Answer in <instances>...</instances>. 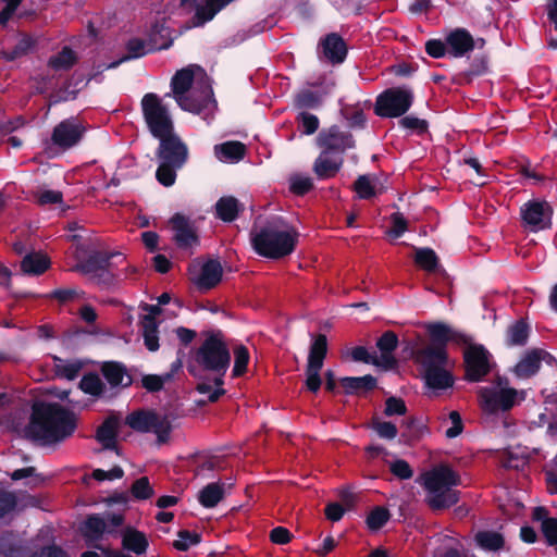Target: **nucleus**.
Here are the masks:
<instances>
[{"label":"nucleus","mask_w":557,"mask_h":557,"mask_svg":"<svg viewBox=\"0 0 557 557\" xmlns=\"http://www.w3.org/2000/svg\"><path fill=\"white\" fill-rule=\"evenodd\" d=\"M351 358L354 361H361L364 363H372L376 367H379L377 363V356H371L368 350L362 347L358 346L351 349L350 351Z\"/></svg>","instance_id":"obj_57"},{"label":"nucleus","mask_w":557,"mask_h":557,"mask_svg":"<svg viewBox=\"0 0 557 557\" xmlns=\"http://www.w3.org/2000/svg\"><path fill=\"white\" fill-rule=\"evenodd\" d=\"M542 532L549 545H557V519H544L541 523Z\"/></svg>","instance_id":"obj_54"},{"label":"nucleus","mask_w":557,"mask_h":557,"mask_svg":"<svg viewBox=\"0 0 557 557\" xmlns=\"http://www.w3.org/2000/svg\"><path fill=\"white\" fill-rule=\"evenodd\" d=\"M549 355L542 349H532L528 351L524 357L516 364L515 372L519 377H530L535 374L542 360Z\"/></svg>","instance_id":"obj_25"},{"label":"nucleus","mask_w":557,"mask_h":557,"mask_svg":"<svg viewBox=\"0 0 557 557\" xmlns=\"http://www.w3.org/2000/svg\"><path fill=\"white\" fill-rule=\"evenodd\" d=\"M79 270L97 283H108L112 276V263L109 257H90Z\"/></svg>","instance_id":"obj_20"},{"label":"nucleus","mask_w":557,"mask_h":557,"mask_svg":"<svg viewBox=\"0 0 557 557\" xmlns=\"http://www.w3.org/2000/svg\"><path fill=\"white\" fill-rule=\"evenodd\" d=\"M132 495L137 499H148L153 495L149 480L146 476L139 478L132 485Z\"/></svg>","instance_id":"obj_45"},{"label":"nucleus","mask_w":557,"mask_h":557,"mask_svg":"<svg viewBox=\"0 0 557 557\" xmlns=\"http://www.w3.org/2000/svg\"><path fill=\"white\" fill-rule=\"evenodd\" d=\"M172 379L170 373L164 375L149 374L145 375L141 380L143 386L149 392H158L162 389L164 384Z\"/></svg>","instance_id":"obj_46"},{"label":"nucleus","mask_w":557,"mask_h":557,"mask_svg":"<svg viewBox=\"0 0 557 557\" xmlns=\"http://www.w3.org/2000/svg\"><path fill=\"white\" fill-rule=\"evenodd\" d=\"M123 522L124 517L121 513H107L104 517L90 516L84 522L82 533L89 544L102 549V546L97 543L107 535L115 534Z\"/></svg>","instance_id":"obj_13"},{"label":"nucleus","mask_w":557,"mask_h":557,"mask_svg":"<svg viewBox=\"0 0 557 557\" xmlns=\"http://www.w3.org/2000/svg\"><path fill=\"white\" fill-rule=\"evenodd\" d=\"M407 411L405 401L401 398L389 397L385 401L384 413L388 417L398 414L403 416Z\"/></svg>","instance_id":"obj_55"},{"label":"nucleus","mask_w":557,"mask_h":557,"mask_svg":"<svg viewBox=\"0 0 557 557\" xmlns=\"http://www.w3.org/2000/svg\"><path fill=\"white\" fill-rule=\"evenodd\" d=\"M414 262L426 272H434L438 268V258L430 248H416Z\"/></svg>","instance_id":"obj_34"},{"label":"nucleus","mask_w":557,"mask_h":557,"mask_svg":"<svg viewBox=\"0 0 557 557\" xmlns=\"http://www.w3.org/2000/svg\"><path fill=\"white\" fill-rule=\"evenodd\" d=\"M103 376L112 386L123 384L126 376L125 369L117 362H106L101 368ZM128 382L124 383L127 385Z\"/></svg>","instance_id":"obj_37"},{"label":"nucleus","mask_w":557,"mask_h":557,"mask_svg":"<svg viewBox=\"0 0 557 557\" xmlns=\"http://www.w3.org/2000/svg\"><path fill=\"white\" fill-rule=\"evenodd\" d=\"M122 545L125 549L140 555L146 552L148 541L143 532L127 528L123 532Z\"/></svg>","instance_id":"obj_30"},{"label":"nucleus","mask_w":557,"mask_h":557,"mask_svg":"<svg viewBox=\"0 0 557 557\" xmlns=\"http://www.w3.org/2000/svg\"><path fill=\"white\" fill-rule=\"evenodd\" d=\"M529 336L528 325L523 321H517L508 329L510 345H524Z\"/></svg>","instance_id":"obj_43"},{"label":"nucleus","mask_w":557,"mask_h":557,"mask_svg":"<svg viewBox=\"0 0 557 557\" xmlns=\"http://www.w3.org/2000/svg\"><path fill=\"white\" fill-rule=\"evenodd\" d=\"M467 379L476 382L490 372L488 352L482 346H470L465 351Z\"/></svg>","instance_id":"obj_16"},{"label":"nucleus","mask_w":557,"mask_h":557,"mask_svg":"<svg viewBox=\"0 0 557 557\" xmlns=\"http://www.w3.org/2000/svg\"><path fill=\"white\" fill-rule=\"evenodd\" d=\"M170 223L175 233V242L180 247L187 248L197 243V236L186 216L177 213L171 219Z\"/></svg>","instance_id":"obj_24"},{"label":"nucleus","mask_w":557,"mask_h":557,"mask_svg":"<svg viewBox=\"0 0 557 557\" xmlns=\"http://www.w3.org/2000/svg\"><path fill=\"white\" fill-rule=\"evenodd\" d=\"M85 131L83 123L75 119L62 121L53 128L50 140L46 141L45 152L53 157L59 151L72 148L79 143Z\"/></svg>","instance_id":"obj_10"},{"label":"nucleus","mask_w":557,"mask_h":557,"mask_svg":"<svg viewBox=\"0 0 557 557\" xmlns=\"http://www.w3.org/2000/svg\"><path fill=\"white\" fill-rule=\"evenodd\" d=\"M523 398V391H517L507 385L498 384L497 386L482 387L479 391L480 407L487 413L508 411Z\"/></svg>","instance_id":"obj_9"},{"label":"nucleus","mask_w":557,"mask_h":557,"mask_svg":"<svg viewBox=\"0 0 557 557\" xmlns=\"http://www.w3.org/2000/svg\"><path fill=\"white\" fill-rule=\"evenodd\" d=\"M224 497V484L214 482L205 486L200 492L198 499L207 508L215 507Z\"/></svg>","instance_id":"obj_31"},{"label":"nucleus","mask_w":557,"mask_h":557,"mask_svg":"<svg viewBox=\"0 0 557 557\" xmlns=\"http://www.w3.org/2000/svg\"><path fill=\"white\" fill-rule=\"evenodd\" d=\"M298 122L302 126V133L306 135L313 134L319 127V120L315 115L308 112H301L298 117Z\"/></svg>","instance_id":"obj_53"},{"label":"nucleus","mask_w":557,"mask_h":557,"mask_svg":"<svg viewBox=\"0 0 557 557\" xmlns=\"http://www.w3.org/2000/svg\"><path fill=\"white\" fill-rule=\"evenodd\" d=\"M398 338L394 332H385L377 341L376 346L381 351L377 356L379 367L384 369H392L396 366V359L393 351L396 349Z\"/></svg>","instance_id":"obj_22"},{"label":"nucleus","mask_w":557,"mask_h":557,"mask_svg":"<svg viewBox=\"0 0 557 557\" xmlns=\"http://www.w3.org/2000/svg\"><path fill=\"white\" fill-rule=\"evenodd\" d=\"M250 239L253 249L260 256L281 259L294 251L298 233L282 219H273L263 224L255 223Z\"/></svg>","instance_id":"obj_2"},{"label":"nucleus","mask_w":557,"mask_h":557,"mask_svg":"<svg viewBox=\"0 0 557 557\" xmlns=\"http://www.w3.org/2000/svg\"><path fill=\"white\" fill-rule=\"evenodd\" d=\"M75 429L73 412L58 404H42L34 407L28 432L46 443H57L71 436Z\"/></svg>","instance_id":"obj_3"},{"label":"nucleus","mask_w":557,"mask_h":557,"mask_svg":"<svg viewBox=\"0 0 557 557\" xmlns=\"http://www.w3.org/2000/svg\"><path fill=\"white\" fill-rule=\"evenodd\" d=\"M412 100L411 90L401 87L389 88L377 97L374 112L383 117L401 116L409 110Z\"/></svg>","instance_id":"obj_12"},{"label":"nucleus","mask_w":557,"mask_h":557,"mask_svg":"<svg viewBox=\"0 0 557 557\" xmlns=\"http://www.w3.org/2000/svg\"><path fill=\"white\" fill-rule=\"evenodd\" d=\"M234 368L233 376H242L247 371L249 362V352L244 345H238L234 348Z\"/></svg>","instance_id":"obj_40"},{"label":"nucleus","mask_w":557,"mask_h":557,"mask_svg":"<svg viewBox=\"0 0 557 557\" xmlns=\"http://www.w3.org/2000/svg\"><path fill=\"white\" fill-rule=\"evenodd\" d=\"M199 542V535L197 533H190L189 531L178 532V539L174 541L173 546L178 550H187L191 545Z\"/></svg>","instance_id":"obj_52"},{"label":"nucleus","mask_w":557,"mask_h":557,"mask_svg":"<svg viewBox=\"0 0 557 557\" xmlns=\"http://www.w3.org/2000/svg\"><path fill=\"white\" fill-rule=\"evenodd\" d=\"M355 190L362 199H369L376 195V185L373 180L368 175H361L355 182Z\"/></svg>","instance_id":"obj_42"},{"label":"nucleus","mask_w":557,"mask_h":557,"mask_svg":"<svg viewBox=\"0 0 557 557\" xmlns=\"http://www.w3.org/2000/svg\"><path fill=\"white\" fill-rule=\"evenodd\" d=\"M388 519V510L382 507H376L368 516L367 523L371 530H379L387 522Z\"/></svg>","instance_id":"obj_47"},{"label":"nucleus","mask_w":557,"mask_h":557,"mask_svg":"<svg viewBox=\"0 0 557 557\" xmlns=\"http://www.w3.org/2000/svg\"><path fill=\"white\" fill-rule=\"evenodd\" d=\"M270 539L275 544H287L292 540L290 532L283 527H276L270 532Z\"/></svg>","instance_id":"obj_64"},{"label":"nucleus","mask_w":557,"mask_h":557,"mask_svg":"<svg viewBox=\"0 0 557 557\" xmlns=\"http://www.w3.org/2000/svg\"><path fill=\"white\" fill-rule=\"evenodd\" d=\"M313 187L312 180L308 176L295 175L290 178V190L296 195H305Z\"/></svg>","instance_id":"obj_49"},{"label":"nucleus","mask_w":557,"mask_h":557,"mask_svg":"<svg viewBox=\"0 0 557 557\" xmlns=\"http://www.w3.org/2000/svg\"><path fill=\"white\" fill-rule=\"evenodd\" d=\"M322 57L333 64L342 63L347 54V47L343 38L331 33L320 41Z\"/></svg>","instance_id":"obj_21"},{"label":"nucleus","mask_w":557,"mask_h":557,"mask_svg":"<svg viewBox=\"0 0 557 557\" xmlns=\"http://www.w3.org/2000/svg\"><path fill=\"white\" fill-rule=\"evenodd\" d=\"M391 220L393 226L389 234L397 238L407 231V221L399 212L392 214Z\"/></svg>","instance_id":"obj_60"},{"label":"nucleus","mask_w":557,"mask_h":557,"mask_svg":"<svg viewBox=\"0 0 557 557\" xmlns=\"http://www.w3.org/2000/svg\"><path fill=\"white\" fill-rule=\"evenodd\" d=\"M77 61V57L73 50L65 47L58 54L52 57L49 65L54 70H67L73 66Z\"/></svg>","instance_id":"obj_38"},{"label":"nucleus","mask_w":557,"mask_h":557,"mask_svg":"<svg viewBox=\"0 0 557 557\" xmlns=\"http://www.w3.org/2000/svg\"><path fill=\"white\" fill-rule=\"evenodd\" d=\"M448 417L451 426L446 430L445 434L448 438H454L462 432L463 425L459 412L450 411Z\"/></svg>","instance_id":"obj_61"},{"label":"nucleus","mask_w":557,"mask_h":557,"mask_svg":"<svg viewBox=\"0 0 557 557\" xmlns=\"http://www.w3.org/2000/svg\"><path fill=\"white\" fill-rule=\"evenodd\" d=\"M327 354V338L324 334L314 336L309 349L308 362L306 367V387L317 393L322 384L320 371Z\"/></svg>","instance_id":"obj_14"},{"label":"nucleus","mask_w":557,"mask_h":557,"mask_svg":"<svg viewBox=\"0 0 557 557\" xmlns=\"http://www.w3.org/2000/svg\"><path fill=\"white\" fill-rule=\"evenodd\" d=\"M341 384L347 393H359L373 389L376 381L372 375H364L360 377H343Z\"/></svg>","instance_id":"obj_32"},{"label":"nucleus","mask_w":557,"mask_h":557,"mask_svg":"<svg viewBox=\"0 0 557 557\" xmlns=\"http://www.w3.org/2000/svg\"><path fill=\"white\" fill-rule=\"evenodd\" d=\"M447 53L455 58L463 57L474 48V39L463 28H457L446 36Z\"/></svg>","instance_id":"obj_19"},{"label":"nucleus","mask_w":557,"mask_h":557,"mask_svg":"<svg viewBox=\"0 0 557 557\" xmlns=\"http://www.w3.org/2000/svg\"><path fill=\"white\" fill-rule=\"evenodd\" d=\"M318 145L323 152H344L354 146L350 134L341 132L336 126L322 131L318 136Z\"/></svg>","instance_id":"obj_18"},{"label":"nucleus","mask_w":557,"mask_h":557,"mask_svg":"<svg viewBox=\"0 0 557 557\" xmlns=\"http://www.w3.org/2000/svg\"><path fill=\"white\" fill-rule=\"evenodd\" d=\"M158 157L161 163L156 177L165 187L172 186L176 180V170L184 166L189 157L186 143L174 132L159 137Z\"/></svg>","instance_id":"obj_6"},{"label":"nucleus","mask_w":557,"mask_h":557,"mask_svg":"<svg viewBox=\"0 0 557 557\" xmlns=\"http://www.w3.org/2000/svg\"><path fill=\"white\" fill-rule=\"evenodd\" d=\"M195 360L201 369L214 374L213 382L218 386L223 385V376L230 367L231 355L219 334L210 335L202 342L196 352Z\"/></svg>","instance_id":"obj_7"},{"label":"nucleus","mask_w":557,"mask_h":557,"mask_svg":"<svg viewBox=\"0 0 557 557\" xmlns=\"http://www.w3.org/2000/svg\"><path fill=\"white\" fill-rule=\"evenodd\" d=\"M342 164V158H332L322 152L314 162L313 171L319 178H330L337 174Z\"/></svg>","instance_id":"obj_27"},{"label":"nucleus","mask_w":557,"mask_h":557,"mask_svg":"<svg viewBox=\"0 0 557 557\" xmlns=\"http://www.w3.org/2000/svg\"><path fill=\"white\" fill-rule=\"evenodd\" d=\"M34 467H27L23 469H17L11 474L12 480H22V479H29L28 485L30 487L37 486L41 483V478L35 473Z\"/></svg>","instance_id":"obj_51"},{"label":"nucleus","mask_w":557,"mask_h":557,"mask_svg":"<svg viewBox=\"0 0 557 557\" xmlns=\"http://www.w3.org/2000/svg\"><path fill=\"white\" fill-rule=\"evenodd\" d=\"M126 49H127V54L121 60V62L124 60L132 59V58L143 57L148 52L154 51L157 48L147 44L146 41H144L139 38H133V39L128 40V42L126 45ZM119 63H120V61L114 62V63L110 64L109 67H114Z\"/></svg>","instance_id":"obj_35"},{"label":"nucleus","mask_w":557,"mask_h":557,"mask_svg":"<svg viewBox=\"0 0 557 557\" xmlns=\"http://www.w3.org/2000/svg\"><path fill=\"white\" fill-rule=\"evenodd\" d=\"M373 429L383 438L393 440L397 435V428L392 422L379 420L373 421Z\"/></svg>","instance_id":"obj_56"},{"label":"nucleus","mask_w":557,"mask_h":557,"mask_svg":"<svg viewBox=\"0 0 557 557\" xmlns=\"http://www.w3.org/2000/svg\"><path fill=\"white\" fill-rule=\"evenodd\" d=\"M34 198L38 205L46 206L62 202L63 195L58 190L39 189L34 194Z\"/></svg>","instance_id":"obj_48"},{"label":"nucleus","mask_w":557,"mask_h":557,"mask_svg":"<svg viewBox=\"0 0 557 557\" xmlns=\"http://www.w3.org/2000/svg\"><path fill=\"white\" fill-rule=\"evenodd\" d=\"M79 387L82 388L83 392L87 394L98 396L101 394L103 385L98 375L88 374L82 379Z\"/></svg>","instance_id":"obj_44"},{"label":"nucleus","mask_w":557,"mask_h":557,"mask_svg":"<svg viewBox=\"0 0 557 557\" xmlns=\"http://www.w3.org/2000/svg\"><path fill=\"white\" fill-rule=\"evenodd\" d=\"M141 327L146 347L150 351H156L159 348L157 321H152L151 319H143Z\"/></svg>","instance_id":"obj_36"},{"label":"nucleus","mask_w":557,"mask_h":557,"mask_svg":"<svg viewBox=\"0 0 557 557\" xmlns=\"http://www.w3.org/2000/svg\"><path fill=\"white\" fill-rule=\"evenodd\" d=\"M196 75H202L199 66H188L176 72L171 86L177 104L185 111L200 113L213 104L211 86L203 82L194 86Z\"/></svg>","instance_id":"obj_4"},{"label":"nucleus","mask_w":557,"mask_h":557,"mask_svg":"<svg viewBox=\"0 0 557 557\" xmlns=\"http://www.w3.org/2000/svg\"><path fill=\"white\" fill-rule=\"evenodd\" d=\"M49 267V258L41 252L27 253L21 262L22 271L29 275H40L46 272Z\"/></svg>","instance_id":"obj_28"},{"label":"nucleus","mask_w":557,"mask_h":557,"mask_svg":"<svg viewBox=\"0 0 557 557\" xmlns=\"http://www.w3.org/2000/svg\"><path fill=\"white\" fill-rule=\"evenodd\" d=\"M428 332L432 344L417 349L413 358L423 368L428 386L444 389L453 385L450 374L453 363L447 357L445 344L448 342L463 343L466 337L442 323L430 324Z\"/></svg>","instance_id":"obj_1"},{"label":"nucleus","mask_w":557,"mask_h":557,"mask_svg":"<svg viewBox=\"0 0 557 557\" xmlns=\"http://www.w3.org/2000/svg\"><path fill=\"white\" fill-rule=\"evenodd\" d=\"M126 424L137 432H153L157 435L159 444L169 441L172 430L166 416L148 410H139L129 413L126 417Z\"/></svg>","instance_id":"obj_11"},{"label":"nucleus","mask_w":557,"mask_h":557,"mask_svg":"<svg viewBox=\"0 0 557 557\" xmlns=\"http://www.w3.org/2000/svg\"><path fill=\"white\" fill-rule=\"evenodd\" d=\"M389 470L395 476H397L400 480H408L411 479L413 475V471L410 465L404 459H398L389 462Z\"/></svg>","instance_id":"obj_50"},{"label":"nucleus","mask_w":557,"mask_h":557,"mask_svg":"<svg viewBox=\"0 0 557 557\" xmlns=\"http://www.w3.org/2000/svg\"><path fill=\"white\" fill-rule=\"evenodd\" d=\"M119 422L115 418H108L97 431V440L106 447L112 448L115 444Z\"/></svg>","instance_id":"obj_33"},{"label":"nucleus","mask_w":557,"mask_h":557,"mask_svg":"<svg viewBox=\"0 0 557 557\" xmlns=\"http://www.w3.org/2000/svg\"><path fill=\"white\" fill-rule=\"evenodd\" d=\"M552 213V208L546 201H530L521 209L522 221L532 232L549 227Z\"/></svg>","instance_id":"obj_15"},{"label":"nucleus","mask_w":557,"mask_h":557,"mask_svg":"<svg viewBox=\"0 0 557 557\" xmlns=\"http://www.w3.org/2000/svg\"><path fill=\"white\" fill-rule=\"evenodd\" d=\"M214 153L220 161L237 162L246 154V146L240 141H226L214 147Z\"/></svg>","instance_id":"obj_29"},{"label":"nucleus","mask_w":557,"mask_h":557,"mask_svg":"<svg viewBox=\"0 0 557 557\" xmlns=\"http://www.w3.org/2000/svg\"><path fill=\"white\" fill-rule=\"evenodd\" d=\"M222 278V267L220 262L210 260L202 264L200 272L197 276L193 277L195 284L199 289L208 290L215 285Z\"/></svg>","instance_id":"obj_23"},{"label":"nucleus","mask_w":557,"mask_h":557,"mask_svg":"<svg viewBox=\"0 0 557 557\" xmlns=\"http://www.w3.org/2000/svg\"><path fill=\"white\" fill-rule=\"evenodd\" d=\"M233 0H182V7L187 12L195 10V16L193 24L195 26H201L206 22L212 20L214 15L231 3Z\"/></svg>","instance_id":"obj_17"},{"label":"nucleus","mask_w":557,"mask_h":557,"mask_svg":"<svg viewBox=\"0 0 557 557\" xmlns=\"http://www.w3.org/2000/svg\"><path fill=\"white\" fill-rule=\"evenodd\" d=\"M33 46V38L27 35H23L12 49L8 48L7 50L2 51V54L8 60H14L26 54Z\"/></svg>","instance_id":"obj_41"},{"label":"nucleus","mask_w":557,"mask_h":557,"mask_svg":"<svg viewBox=\"0 0 557 557\" xmlns=\"http://www.w3.org/2000/svg\"><path fill=\"white\" fill-rule=\"evenodd\" d=\"M141 111L147 127L154 138L174 132V122L169 108L156 94H146L141 99Z\"/></svg>","instance_id":"obj_8"},{"label":"nucleus","mask_w":557,"mask_h":557,"mask_svg":"<svg viewBox=\"0 0 557 557\" xmlns=\"http://www.w3.org/2000/svg\"><path fill=\"white\" fill-rule=\"evenodd\" d=\"M214 386L215 387L212 388V386L208 383H200L197 385V391L200 394H207L208 400L214 403L225 393L222 386H218L215 383Z\"/></svg>","instance_id":"obj_58"},{"label":"nucleus","mask_w":557,"mask_h":557,"mask_svg":"<svg viewBox=\"0 0 557 557\" xmlns=\"http://www.w3.org/2000/svg\"><path fill=\"white\" fill-rule=\"evenodd\" d=\"M215 214L223 222H233L244 210L243 203L233 196H224L215 203Z\"/></svg>","instance_id":"obj_26"},{"label":"nucleus","mask_w":557,"mask_h":557,"mask_svg":"<svg viewBox=\"0 0 557 557\" xmlns=\"http://www.w3.org/2000/svg\"><path fill=\"white\" fill-rule=\"evenodd\" d=\"M475 540L481 547L488 550H497L504 545V539L497 532H480L476 534Z\"/></svg>","instance_id":"obj_39"},{"label":"nucleus","mask_w":557,"mask_h":557,"mask_svg":"<svg viewBox=\"0 0 557 557\" xmlns=\"http://www.w3.org/2000/svg\"><path fill=\"white\" fill-rule=\"evenodd\" d=\"M15 506L16 499L14 494L7 491H0V517L12 510Z\"/></svg>","instance_id":"obj_63"},{"label":"nucleus","mask_w":557,"mask_h":557,"mask_svg":"<svg viewBox=\"0 0 557 557\" xmlns=\"http://www.w3.org/2000/svg\"><path fill=\"white\" fill-rule=\"evenodd\" d=\"M3 2L5 5L0 12V24L4 26L11 20L22 0H3Z\"/></svg>","instance_id":"obj_62"},{"label":"nucleus","mask_w":557,"mask_h":557,"mask_svg":"<svg viewBox=\"0 0 557 557\" xmlns=\"http://www.w3.org/2000/svg\"><path fill=\"white\" fill-rule=\"evenodd\" d=\"M425 50L433 58H442L447 53V45L446 41L432 39L425 44Z\"/></svg>","instance_id":"obj_59"},{"label":"nucleus","mask_w":557,"mask_h":557,"mask_svg":"<svg viewBox=\"0 0 557 557\" xmlns=\"http://www.w3.org/2000/svg\"><path fill=\"white\" fill-rule=\"evenodd\" d=\"M426 491L425 503L433 510L451 507L459 500V492L453 487L460 484L459 475L448 466L441 465L421 476Z\"/></svg>","instance_id":"obj_5"}]
</instances>
